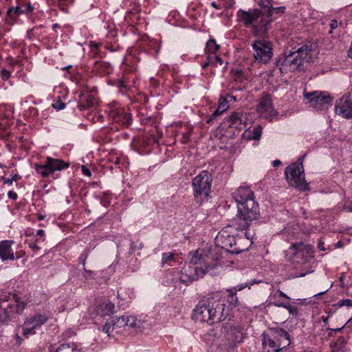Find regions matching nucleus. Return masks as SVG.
<instances>
[{
	"label": "nucleus",
	"mask_w": 352,
	"mask_h": 352,
	"mask_svg": "<svg viewBox=\"0 0 352 352\" xmlns=\"http://www.w3.org/2000/svg\"><path fill=\"white\" fill-rule=\"evenodd\" d=\"M209 299L213 324L230 318L229 309H227L225 300H221L219 293L209 294Z\"/></svg>",
	"instance_id": "obj_16"
},
{
	"label": "nucleus",
	"mask_w": 352,
	"mask_h": 352,
	"mask_svg": "<svg viewBox=\"0 0 352 352\" xmlns=\"http://www.w3.org/2000/svg\"><path fill=\"white\" fill-rule=\"evenodd\" d=\"M94 197L100 201L102 206L107 208L110 206L112 199V194L109 191H105L94 194Z\"/></svg>",
	"instance_id": "obj_36"
},
{
	"label": "nucleus",
	"mask_w": 352,
	"mask_h": 352,
	"mask_svg": "<svg viewBox=\"0 0 352 352\" xmlns=\"http://www.w3.org/2000/svg\"><path fill=\"white\" fill-rule=\"evenodd\" d=\"M38 242H36V240H26L25 241V244H28V247L34 252L36 253L37 251L41 250V248L37 245Z\"/></svg>",
	"instance_id": "obj_49"
},
{
	"label": "nucleus",
	"mask_w": 352,
	"mask_h": 352,
	"mask_svg": "<svg viewBox=\"0 0 352 352\" xmlns=\"http://www.w3.org/2000/svg\"><path fill=\"white\" fill-rule=\"evenodd\" d=\"M162 134L155 135L150 134L139 138L133 143L135 149L141 155H147L151 152L155 146L158 145L159 139Z\"/></svg>",
	"instance_id": "obj_21"
},
{
	"label": "nucleus",
	"mask_w": 352,
	"mask_h": 352,
	"mask_svg": "<svg viewBox=\"0 0 352 352\" xmlns=\"http://www.w3.org/2000/svg\"><path fill=\"white\" fill-rule=\"evenodd\" d=\"M144 110L146 111V109L144 108H141L140 110L137 109V117L139 119V122L142 126H153L155 124L156 118L155 117L148 116L144 112L142 111Z\"/></svg>",
	"instance_id": "obj_33"
},
{
	"label": "nucleus",
	"mask_w": 352,
	"mask_h": 352,
	"mask_svg": "<svg viewBox=\"0 0 352 352\" xmlns=\"http://www.w3.org/2000/svg\"><path fill=\"white\" fill-rule=\"evenodd\" d=\"M262 345L267 352H280V348L277 344L276 338L271 334L263 333L262 335Z\"/></svg>",
	"instance_id": "obj_31"
},
{
	"label": "nucleus",
	"mask_w": 352,
	"mask_h": 352,
	"mask_svg": "<svg viewBox=\"0 0 352 352\" xmlns=\"http://www.w3.org/2000/svg\"><path fill=\"white\" fill-rule=\"evenodd\" d=\"M36 30L37 28H32L28 30L25 34V38L30 41H34L36 38Z\"/></svg>",
	"instance_id": "obj_56"
},
{
	"label": "nucleus",
	"mask_w": 352,
	"mask_h": 352,
	"mask_svg": "<svg viewBox=\"0 0 352 352\" xmlns=\"http://www.w3.org/2000/svg\"><path fill=\"white\" fill-rule=\"evenodd\" d=\"M236 16L239 22L248 27L256 22L260 18H262L263 13L258 9L249 10L248 11L240 9L236 12Z\"/></svg>",
	"instance_id": "obj_26"
},
{
	"label": "nucleus",
	"mask_w": 352,
	"mask_h": 352,
	"mask_svg": "<svg viewBox=\"0 0 352 352\" xmlns=\"http://www.w3.org/2000/svg\"><path fill=\"white\" fill-rule=\"evenodd\" d=\"M304 157L305 155L298 159L297 162L287 166L285 170V177L289 184L294 186L301 192L309 190V184L305 178L302 164Z\"/></svg>",
	"instance_id": "obj_9"
},
{
	"label": "nucleus",
	"mask_w": 352,
	"mask_h": 352,
	"mask_svg": "<svg viewBox=\"0 0 352 352\" xmlns=\"http://www.w3.org/2000/svg\"><path fill=\"white\" fill-rule=\"evenodd\" d=\"M129 165L128 158L126 155L116 151L110 152L104 160V168L113 170L114 168H119L124 171V168Z\"/></svg>",
	"instance_id": "obj_22"
},
{
	"label": "nucleus",
	"mask_w": 352,
	"mask_h": 352,
	"mask_svg": "<svg viewBox=\"0 0 352 352\" xmlns=\"http://www.w3.org/2000/svg\"><path fill=\"white\" fill-rule=\"evenodd\" d=\"M14 241L12 240H2L0 241V258L1 261L15 260L14 252L12 248Z\"/></svg>",
	"instance_id": "obj_29"
},
{
	"label": "nucleus",
	"mask_w": 352,
	"mask_h": 352,
	"mask_svg": "<svg viewBox=\"0 0 352 352\" xmlns=\"http://www.w3.org/2000/svg\"><path fill=\"white\" fill-rule=\"evenodd\" d=\"M263 132V127L261 125L254 126L252 130L246 131L244 137L248 140H258L261 138Z\"/></svg>",
	"instance_id": "obj_38"
},
{
	"label": "nucleus",
	"mask_w": 352,
	"mask_h": 352,
	"mask_svg": "<svg viewBox=\"0 0 352 352\" xmlns=\"http://www.w3.org/2000/svg\"><path fill=\"white\" fill-rule=\"evenodd\" d=\"M304 97L308 100L310 105L318 111H324L332 105L333 98L328 92L315 91L304 93Z\"/></svg>",
	"instance_id": "obj_18"
},
{
	"label": "nucleus",
	"mask_w": 352,
	"mask_h": 352,
	"mask_svg": "<svg viewBox=\"0 0 352 352\" xmlns=\"http://www.w3.org/2000/svg\"><path fill=\"white\" fill-rule=\"evenodd\" d=\"M115 327L112 325L111 322H106L105 324L102 327V332L107 333L109 336H110V333L113 330Z\"/></svg>",
	"instance_id": "obj_62"
},
{
	"label": "nucleus",
	"mask_w": 352,
	"mask_h": 352,
	"mask_svg": "<svg viewBox=\"0 0 352 352\" xmlns=\"http://www.w3.org/2000/svg\"><path fill=\"white\" fill-rule=\"evenodd\" d=\"M273 337L276 338L277 344L283 351L287 349L291 344V337L289 333L283 328H274L272 332Z\"/></svg>",
	"instance_id": "obj_28"
},
{
	"label": "nucleus",
	"mask_w": 352,
	"mask_h": 352,
	"mask_svg": "<svg viewBox=\"0 0 352 352\" xmlns=\"http://www.w3.org/2000/svg\"><path fill=\"white\" fill-rule=\"evenodd\" d=\"M89 253L90 249L89 248H86L78 258V263L82 264L83 267H85L86 260L87 259Z\"/></svg>",
	"instance_id": "obj_46"
},
{
	"label": "nucleus",
	"mask_w": 352,
	"mask_h": 352,
	"mask_svg": "<svg viewBox=\"0 0 352 352\" xmlns=\"http://www.w3.org/2000/svg\"><path fill=\"white\" fill-rule=\"evenodd\" d=\"M114 308L115 305L113 302H105L101 306V314L103 316L111 315L114 312Z\"/></svg>",
	"instance_id": "obj_42"
},
{
	"label": "nucleus",
	"mask_w": 352,
	"mask_h": 352,
	"mask_svg": "<svg viewBox=\"0 0 352 352\" xmlns=\"http://www.w3.org/2000/svg\"><path fill=\"white\" fill-rule=\"evenodd\" d=\"M210 60L212 61V65L214 67H217L218 64L221 65L223 63L222 58L216 54L208 55Z\"/></svg>",
	"instance_id": "obj_52"
},
{
	"label": "nucleus",
	"mask_w": 352,
	"mask_h": 352,
	"mask_svg": "<svg viewBox=\"0 0 352 352\" xmlns=\"http://www.w3.org/2000/svg\"><path fill=\"white\" fill-rule=\"evenodd\" d=\"M224 111L222 110V109H220L219 107H218L215 111L212 113V115L210 116V117L209 118V119L208 120L207 122L208 123H210L211 122H212L214 120H215L219 116H220L221 114H222Z\"/></svg>",
	"instance_id": "obj_60"
},
{
	"label": "nucleus",
	"mask_w": 352,
	"mask_h": 352,
	"mask_svg": "<svg viewBox=\"0 0 352 352\" xmlns=\"http://www.w3.org/2000/svg\"><path fill=\"white\" fill-rule=\"evenodd\" d=\"M38 116V109L34 107H30L23 113V117L28 122L35 120Z\"/></svg>",
	"instance_id": "obj_41"
},
{
	"label": "nucleus",
	"mask_w": 352,
	"mask_h": 352,
	"mask_svg": "<svg viewBox=\"0 0 352 352\" xmlns=\"http://www.w3.org/2000/svg\"><path fill=\"white\" fill-rule=\"evenodd\" d=\"M315 47L314 43L306 41L298 43L291 50H285L276 60V67L282 75L305 70V63L308 61L307 58H309V54Z\"/></svg>",
	"instance_id": "obj_3"
},
{
	"label": "nucleus",
	"mask_w": 352,
	"mask_h": 352,
	"mask_svg": "<svg viewBox=\"0 0 352 352\" xmlns=\"http://www.w3.org/2000/svg\"><path fill=\"white\" fill-rule=\"evenodd\" d=\"M11 76V72L8 70V69H3L0 71V79L3 81H6V80H8Z\"/></svg>",
	"instance_id": "obj_61"
},
{
	"label": "nucleus",
	"mask_w": 352,
	"mask_h": 352,
	"mask_svg": "<svg viewBox=\"0 0 352 352\" xmlns=\"http://www.w3.org/2000/svg\"><path fill=\"white\" fill-rule=\"evenodd\" d=\"M313 247L302 242L292 243L285 250V258L296 269H305L313 258Z\"/></svg>",
	"instance_id": "obj_6"
},
{
	"label": "nucleus",
	"mask_w": 352,
	"mask_h": 352,
	"mask_svg": "<svg viewBox=\"0 0 352 352\" xmlns=\"http://www.w3.org/2000/svg\"><path fill=\"white\" fill-rule=\"evenodd\" d=\"M114 70L113 66L104 60H96L91 68V73L94 76L103 77L110 75Z\"/></svg>",
	"instance_id": "obj_27"
},
{
	"label": "nucleus",
	"mask_w": 352,
	"mask_h": 352,
	"mask_svg": "<svg viewBox=\"0 0 352 352\" xmlns=\"http://www.w3.org/2000/svg\"><path fill=\"white\" fill-rule=\"evenodd\" d=\"M49 318L50 316L47 314L41 311H36L34 314L30 315L21 326L23 336L28 338L29 336L36 334V330L45 324Z\"/></svg>",
	"instance_id": "obj_15"
},
{
	"label": "nucleus",
	"mask_w": 352,
	"mask_h": 352,
	"mask_svg": "<svg viewBox=\"0 0 352 352\" xmlns=\"http://www.w3.org/2000/svg\"><path fill=\"white\" fill-rule=\"evenodd\" d=\"M34 239L36 240V242H43L45 241V231L43 230H38L36 233H34Z\"/></svg>",
	"instance_id": "obj_53"
},
{
	"label": "nucleus",
	"mask_w": 352,
	"mask_h": 352,
	"mask_svg": "<svg viewBox=\"0 0 352 352\" xmlns=\"http://www.w3.org/2000/svg\"><path fill=\"white\" fill-rule=\"evenodd\" d=\"M192 318L196 322L213 324L209 295L199 301L193 310Z\"/></svg>",
	"instance_id": "obj_20"
},
{
	"label": "nucleus",
	"mask_w": 352,
	"mask_h": 352,
	"mask_svg": "<svg viewBox=\"0 0 352 352\" xmlns=\"http://www.w3.org/2000/svg\"><path fill=\"white\" fill-rule=\"evenodd\" d=\"M55 352H74L70 343L61 344Z\"/></svg>",
	"instance_id": "obj_54"
},
{
	"label": "nucleus",
	"mask_w": 352,
	"mask_h": 352,
	"mask_svg": "<svg viewBox=\"0 0 352 352\" xmlns=\"http://www.w3.org/2000/svg\"><path fill=\"white\" fill-rule=\"evenodd\" d=\"M106 52L102 51V48H98V50H96L94 52H92V56L94 58H102L106 56Z\"/></svg>",
	"instance_id": "obj_63"
},
{
	"label": "nucleus",
	"mask_w": 352,
	"mask_h": 352,
	"mask_svg": "<svg viewBox=\"0 0 352 352\" xmlns=\"http://www.w3.org/2000/svg\"><path fill=\"white\" fill-rule=\"evenodd\" d=\"M30 302L28 297L19 293H6L0 297V323L8 324L16 322L28 305Z\"/></svg>",
	"instance_id": "obj_5"
},
{
	"label": "nucleus",
	"mask_w": 352,
	"mask_h": 352,
	"mask_svg": "<svg viewBox=\"0 0 352 352\" xmlns=\"http://www.w3.org/2000/svg\"><path fill=\"white\" fill-rule=\"evenodd\" d=\"M192 133V129L189 127H185L184 130L179 131L177 132L178 135H181L180 142L183 144H188L191 140V135Z\"/></svg>",
	"instance_id": "obj_40"
},
{
	"label": "nucleus",
	"mask_w": 352,
	"mask_h": 352,
	"mask_svg": "<svg viewBox=\"0 0 352 352\" xmlns=\"http://www.w3.org/2000/svg\"><path fill=\"white\" fill-rule=\"evenodd\" d=\"M276 298H285L289 300L290 298L282 291H278V292L271 296V300H276Z\"/></svg>",
	"instance_id": "obj_59"
},
{
	"label": "nucleus",
	"mask_w": 352,
	"mask_h": 352,
	"mask_svg": "<svg viewBox=\"0 0 352 352\" xmlns=\"http://www.w3.org/2000/svg\"><path fill=\"white\" fill-rule=\"evenodd\" d=\"M228 296L227 299L225 301L226 303L227 309H229V311L230 312L234 308L239 306V299L236 296V293L233 291V289H228Z\"/></svg>",
	"instance_id": "obj_34"
},
{
	"label": "nucleus",
	"mask_w": 352,
	"mask_h": 352,
	"mask_svg": "<svg viewBox=\"0 0 352 352\" xmlns=\"http://www.w3.org/2000/svg\"><path fill=\"white\" fill-rule=\"evenodd\" d=\"M104 120V116L100 112H96L93 114L91 121L94 123L96 122H103Z\"/></svg>",
	"instance_id": "obj_55"
},
{
	"label": "nucleus",
	"mask_w": 352,
	"mask_h": 352,
	"mask_svg": "<svg viewBox=\"0 0 352 352\" xmlns=\"http://www.w3.org/2000/svg\"><path fill=\"white\" fill-rule=\"evenodd\" d=\"M247 127V122L245 116L241 112H232L221 123V131L226 129L227 136L233 137Z\"/></svg>",
	"instance_id": "obj_11"
},
{
	"label": "nucleus",
	"mask_w": 352,
	"mask_h": 352,
	"mask_svg": "<svg viewBox=\"0 0 352 352\" xmlns=\"http://www.w3.org/2000/svg\"><path fill=\"white\" fill-rule=\"evenodd\" d=\"M126 326L135 328L139 327L138 322H140V320L135 316H126Z\"/></svg>",
	"instance_id": "obj_47"
},
{
	"label": "nucleus",
	"mask_w": 352,
	"mask_h": 352,
	"mask_svg": "<svg viewBox=\"0 0 352 352\" xmlns=\"http://www.w3.org/2000/svg\"><path fill=\"white\" fill-rule=\"evenodd\" d=\"M182 263L181 258L176 254L168 252L162 254V266L167 265L170 267L179 265Z\"/></svg>",
	"instance_id": "obj_32"
},
{
	"label": "nucleus",
	"mask_w": 352,
	"mask_h": 352,
	"mask_svg": "<svg viewBox=\"0 0 352 352\" xmlns=\"http://www.w3.org/2000/svg\"><path fill=\"white\" fill-rule=\"evenodd\" d=\"M273 0H260L259 6L261 8L262 10H261L263 13V15L265 14L267 19L270 18V10L272 9L273 5Z\"/></svg>",
	"instance_id": "obj_39"
},
{
	"label": "nucleus",
	"mask_w": 352,
	"mask_h": 352,
	"mask_svg": "<svg viewBox=\"0 0 352 352\" xmlns=\"http://www.w3.org/2000/svg\"><path fill=\"white\" fill-rule=\"evenodd\" d=\"M242 327L224 326L221 329L223 337L217 345L216 352H236L239 344L243 342L244 335Z\"/></svg>",
	"instance_id": "obj_8"
},
{
	"label": "nucleus",
	"mask_w": 352,
	"mask_h": 352,
	"mask_svg": "<svg viewBox=\"0 0 352 352\" xmlns=\"http://www.w3.org/2000/svg\"><path fill=\"white\" fill-rule=\"evenodd\" d=\"M62 70L67 71L66 78H69L73 82L80 87V91L95 90L96 88L90 87L89 85V79L94 76L91 71H83L82 72L77 70L72 65H68L62 68Z\"/></svg>",
	"instance_id": "obj_14"
},
{
	"label": "nucleus",
	"mask_w": 352,
	"mask_h": 352,
	"mask_svg": "<svg viewBox=\"0 0 352 352\" xmlns=\"http://www.w3.org/2000/svg\"><path fill=\"white\" fill-rule=\"evenodd\" d=\"M286 11V7L285 6H279V7H273L270 10V17L272 16L273 14H277L279 15L283 14ZM272 21V18L267 19V22L265 25L269 24Z\"/></svg>",
	"instance_id": "obj_45"
},
{
	"label": "nucleus",
	"mask_w": 352,
	"mask_h": 352,
	"mask_svg": "<svg viewBox=\"0 0 352 352\" xmlns=\"http://www.w3.org/2000/svg\"><path fill=\"white\" fill-rule=\"evenodd\" d=\"M243 240L242 237L230 235L227 230L220 231L216 237L217 242L221 243L223 249L234 254L248 250V248L241 246Z\"/></svg>",
	"instance_id": "obj_13"
},
{
	"label": "nucleus",
	"mask_w": 352,
	"mask_h": 352,
	"mask_svg": "<svg viewBox=\"0 0 352 352\" xmlns=\"http://www.w3.org/2000/svg\"><path fill=\"white\" fill-rule=\"evenodd\" d=\"M220 109H222L223 111H226L229 107V101L228 98H225L223 96H221L219 100V106Z\"/></svg>",
	"instance_id": "obj_51"
},
{
	"label": "nucleus",
	"mask_w": 352,
	"mask_h": 352,
	"mask_svg": "<svg viewBox=\"0 0 352 352\" xmlns=\"http://www.w3.org/2000/svg\"><path fill=\"white\" fill-rule=\"evenodd\" d=\"M161 44L156 39L148 38L142 41L131 51L132 58H126L120 67L116 77L109 78L107 83L115 87L117 92L126 97L131 102L139 100L135 94L138 92L139 72L138 65L134 63L145 60L147 57L157 59Z\"/></svg>",
	"instance_id": "obj_1"
},
{
	"label": "nucleus",
	"mask_w": 352,
	"mask_h": 352,
	"mask_svg": "<svg viewBox=\"0 0 352 352\" xmlns=\"http://www.w3.org/2000/svg\"><path fill=\"white\" fill-rule=\"evenodd\" d=\"M335 111L344 118H352V101L349 99H340V104L335 107Z\"/></svg>",
	"instance_id": "obj_30"
},
{
	"label": "nucleus",
	"mask_w": 352,
	"mask_h": 352,
	"mask_svg": "<svg viewBox=\"0 0 352 352\" xmlns=\"http://www.w3.org/2000/svg\"><path fill=\"white\" fill-rule=\"evenodd\" d=\"M212 175L207 170L201 171L191 182L194 200L197 204H202L207 201L210 196Z\"/></svg>",
	"instance_id": "obj_7"
},
{
	"label": "nucleus",
	"mask_w": 352,
	"mask_h": 352,
	"mask_svg": "<svg viewBox=\"0 0 352 352\" xmlns=\"http://www.w3.org/2000/svg\"><path fill=\"white\" fill-rule=\"evenodd\" d=\"M54 109L57 110H62L65 108V103L62 102L60 96L58 97V99L54 101V102L52 104Z\"/></svg>",
	"instance_id": "obj_57"
},
{
	"label": "nucleus",
	"mask_w": 352,
	"mask_h": 352,
	"mask_svg": "<svg viewBox=\"0 0 352 352\" xmlns=\"http://www.w3.org/2000/svg\"><path fill=\"white\" fill-rule=\"evenodd\" d=\"M256 110L266 119L272 121L277 116L278 112L273 107L272 96L269 94L263 95L257 105Z\"/></svg>",
	"instance_id": "obj_24"
},
{
	"label": "nucleus",
	"mask_w": 352,
	"mask_h": 352,
	"mask_svg": "<svg viewBox=\"0 0 352 352\" xmlns=\"http://www.w3.org/2000/svg\"><path fill=\"white\" fill-rule=\"evenodd\" d=\"M111 323L115 328H121L126 326V316H122L119 318H111Z\"/></svg>",
	"instance_id": "obj_44"
},
{
	"label": "nucleus",
	"mask_w": 352,
	"mask_h": 352,
	"mask_svg": "<svg viewBox=\"0 0 352 352\" xmlns=\"http://www.w3.org/2000/svg\"><path fill=\"white\" fill-rule=\"evenodd\" d=\"M298 232L296 229L287 227L282 230V235L287 241L296 238Z\"/></svg>",
	"instance_id": "obj_43"
},
{
	"label": "nucleus",
	"mask_w": 352,
	"mask_h": 352,
	"mask_svg": "<svg viewBox=\"0 0 352 352\" xmlns=\"http://www.w3.org/2000/svg\"><path fill=\"white\" fill-rule=\"evenodd\" d=\"M256 61L267 64L273 56L272 43L264 39H258L252 44Z\"/></svg>",
	"instance_id": "obj_17"
},
{
	"label": "nucleus",
	"mask_w": 352,
	"mask_h": 352,
	"mask_svg": "<svg viewBox=\"0 0 352 352\" xmlns=\"http://www.w3.org/2000/svg\"><path fill=\"white\" fill-rule=\"evenodd\" d=\"M219 49L220 45L217 43V41L214 38L211 37L206 43L204 52L207 56L213 55L216 54Z\"/></svg>",
	"instance_id": "obj_37"
},
{
	"label": "nucleus",
	"mask_w": 352,
	"mask_h": 352,
	"mask_svg": "<svg viewBox=\"0 0 352 352\" xmlns=\"http://www.w3.org/2000/svg\"><path fill=\"white\" fill-rule=\"evenodd\" d=\"M15 3L16 6L9 8L7 11L6 20L10 25L15 23L20 15H28L34 10L30 0H15Z\"/></svg>",
	"instance_id": "obj_19"
},
{
	"label": "nucleus",
	"mask_w": 352,
	"mask_h": 352,
	"mask_svg": "<svg viewBox=\"0 0 352 352\" xmlns=\"http://www.w3.org/2000/svg\"><path fill=\"white\" fill-rule=\"evenodd\" d=\"M285 309H286L289 311V314L292 315L294 317H296L298 314V309L295 305H292L287 303Z\"/></svg>",
	"instance_id": "obj_58"
},
{
	"label": "nucleus",
	"mask_w": 352,
	"mask_h": 352,
	"mask_svg": "<svg viewBox=\"0 0 352 352\" xmlns=\"http://www.w3.org/2000/svg\"><path fill=\"white\" fill-rule=\"evenodd\" d=\"M69 166V164L62 160L47 157L43 164L35 165V170L44 178L52 177L53 179H56L58 177L56 171L67 168Z\"/></svg>",
	"instance_id": "obj_10"
},
{
	"label": "nucleus",
	"mask_w": 352,
	"mask_h": 352,
	"mask_svg": "<svg viewBox=\"0 0 352 352\" xmlns=\"http://www.w3.org/2000/svg\"><path fill=\"white\" fill-rule=\"evenodd\" d=\"M347 344V339L340 336L335 342H333L330 346L332 352H344Z\"/></svg>",
	"instance_id": "obj_35"
},
{
	"label": "nucleus",
	"mask_w": 352,
	"mask_h": 352,
	"mask_svg": "<svg viewBox=\"0 0 352 352\" xmlns=\"http://www.w3.org/2000/svg\"><path fill=\"white\" fill-rule=\"evenodd\" d=\"M344 306L352 307V300L349 298L342 299L333 305V307H335L336 308H340Z\"/></svg>",
	"instance_id": "obj_48"
},
{
	"label": "nucleus",
	"mask_w": 352,
	"mask_h": 352,
	"mask_svg": "<svg viewBox=\"0 0 352 352\" xmlns=\"http://www.w3.org/2000/svg\"><path fill=\"white\" fill-rule=\"evenodd\" d=\"M233 198L236 203L240 228L247 230L251 223L260 216L259 206L255 200L254 194L250 187L240 186L234 192Z\"/></svg>",
	"instance_id": "obj_4"
},
{
	"label": "nucleus",
	"mask_w": 352,
	"mask_h": 352,
	"mask_svg": "<svg viewBox=\"0 0 352 352\" xmlns=\"http://www.w3.org/2000/svg\"><path fill=\"white\" fill-rule=\"evenodd\" d=\"M221 256L215 252H208L205 254L196 251L190 258L187 266L181 271L179 280L182 283H190L201 278L208 273L212 276L217 274L215 271L221 266Z\"/></svg>",
	"instance_id": "obj_2"
},
{
	"label": "nucleus",
	"mask_w": 352,
	"mask_h": 352,
	"mask_svg": "<svg viewBox=\"0 0 352 352\" xmlns=\"http://www.w3.org/2000/svg\"><path fill=\"white\" fill-rule=\"evenodd\" d=\"M109 120L111 121V129L119 130L129 127L133 122L132 113L124 107L111 108L108 113Z\"/></svg>",
	"instance_id": "obj_12"
},
{
	"label": "nucleus",
	"mask_w": 352,
	"mask_h": 352,
	"mask_svg": "<svg viewBox=\"0 0 352 352\" xmlns=\"http://www.w3.org/2000/svg\"><path fill=\"white\" fill-rule=\"evenodd\" d=\"M274 301L272 302V303L276 306V307H283L285 308L287 305V304L288 302H284V301H282L280 300V298H276V300H273Z\"/></svg>",
	"instance_id": "obj_64"
},
{
	"label": "nucleus",
	"mask_w": 352,
	"mask_h": 352,
	"mask_svg": "<svg viewBox=\"0 0 352 352\" xmlns=\"http://www.w3.org/2000/svg\"><path fill=\"white\" fill-rule=\"evenodd\" d=\"M98 103L95 90L80 91L78 98V108L80 111L94 107Z\"/></svg>",
	"instance_id": "obj_25"
},
{
	"label": "nucleus",
	"mask_w": 352,
	"mask_h": 352,
	"mask_svg": "<svg viewBox=\"0 0 352 352\" xmlns=\"http://www.w3.org/2000/svg\"><path fill=\"white\" fill-rule=\"evenodd\" d=\"M89 47L91 52L98 48H103L111 52L120 51L121 47L118 43L117 35L115 31H110L106 36V39L103 42H96L91 41Z\"/></svg>",
	"instance_id": "obj_23"
},
{
	"label": "nucleus",
	"mask_w": 352,
	"mask_h": 352,
	"mask_svg": "<svg viewBox=\"0 0 352 352\" xmlns=\"http://www.w3.org/2000/svg\"><path fill=\"white\" fill-rule=\"evenodd\" d=\"M84 272H82V277L86 280H90L95 278L96 273L91 270H87L83 267Z\"/></svg>",
	"instance_id": "obj_50"
}]
</instances>
